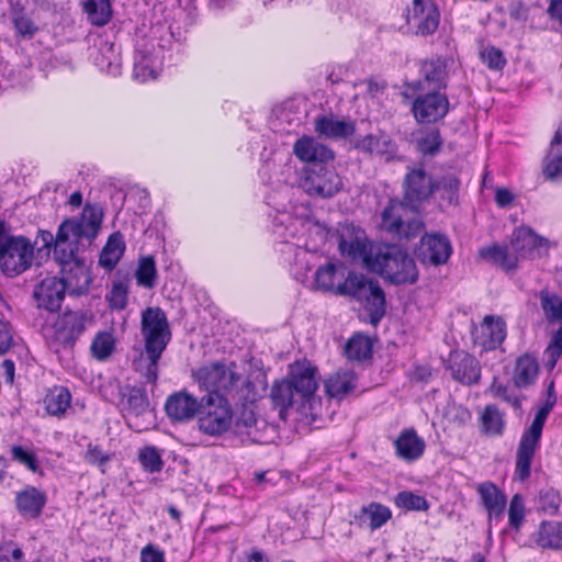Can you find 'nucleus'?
Here are the masks:
<instances>
[{"mask_svg": "<svg viewBox=\"0 0 562 562\" xmlns=\"http://www.w3.org/2000/svg\"><path fill=\"white\" fill-rule=\"evenodd\" d=\"M420 136L416 140L417 150L425 156L437 155L442 147L443 140L437 127L419 131Z\"/></svg>", "mask_w": 562, "mask_h": 562, "instance_id": "obj_40", "label": "nucleus"}, {"mask_svg": "<svg viewBox=\"0 0 562 562\" xmlns=\"http://www.w3.org/2000/svg\"><path fill=\"white\" fill-rule=\"evenodd\" d=\"M103 214L95 206L86 205L80 217L64 220L57 229L56 235L49 231H40L37 239L45 248L54 247L56 261H66L72 256V248L76 245L92 244L97 237L102 223Z\"/></svg>", "mask_w": 562, "mask_h": 562, "instance_id": "obj_2", "label": "nucleus"}, {"mask_svg": "<svg viewBox=\"0 0 562 562\" xmlns=\"http://www.w3.org/2000/svg\"><path fill=\"white\" fill-rule=\"evenodd\" d=\"M434 177L424 167L408 168L402 182V200L391 199L381 213L380 228L398 240L416 238L424 229L422 218L405 220L407 210L417 211L434 195Z\"/></svg>", "mask_w": 562, "mask_h": 562, "instance_id": "obj_1", "label": "nucleus"}, {"mask_svg": "<svg viewBox=\"0 0 562 562\" xmlns=\"http://www.w3.org/2000/svg\"><path fill=\"white\" fill-rule=\"evenodd\" d=\"M315 132L330 139H346L356 132L352 121L338 120L333 115L318 116L314 122Z\"/></svg>", "mask_w": 562, "mask_h": 562, "instance_id": "obj_27", "label": "nucleus"}, {"mask_svg": "<svg viewBox=\"0 0 562 562\" xmlns=\"http://www.w3.org/2000/svg\"><path fill=\"white\" fill-rule=\"evenodd\" d=\"M562 358V326L555 330L549 345L543 352V366L548 371H552L559 359Z\"/></svg>", "mask_w": 562, "mask_h": 562, "instance_id": "obj_46", "label": "nucleus"}, {"mask_svg": "<svg viewBox=\"0 0 562 562\" xmlns=\"http://www.w3.org/2000/svg\"><path fill=\"white\" fill-rule=\"evenodd\" d=\"M535 541L542 549H562V522L542 521L536 533Z\"/></svg>", "mask_w": 562, "mask_h": 562, "instance_id": "obj_33", "label": "nucleus"}, {"mask_svg": "<svg viewBox=\"0 0 562 562\" xmlns=\"http://www.w3.org/2000/svg\"><path fill=\"white\" fill-rule=\"evenodd\" d=\"M333 233H336V229H331L318 221H314L308 227L310 238H314L315 241L321 245L327 243L328 240H333L335 238Z\"/></svg>", "mask_w": 562, "mask_h": 562, "instance_id": "obj_56", "label": "nucleus"}, {"mask_svg": "<svg viewBox=\"0 0 562 562\" xmlns=\"http://www.w3.org/2000/svg\"><path fill=\"white\" fill-rule=\"evenodd\" d=\"M269 398L273 409L278 411L279 417L282 420L286 419V413L293 404L299 401L291 381L282 379L274 381L271 385Z\"/></svg>", "mask_w": 562, "mask_h": 562, "instance_id": "obj_28", "label": "nucleus"}, {"mask_svg": "<svg viewBox=\"0 0 562 562\" xmlns=\"http://www.w3.org/2000/svg\"><path fill=\"white\" fill-rule=\"evenodd\" d=\"M397 507L406 510L426 512L429 504L424 496L417 495L411 491L400 492L394 499Z\"/></svg>", "mask_w": 562, "mask_h": 562, "instance_id": "obj_47", "label": "nucleus"}, {"mask_svg": "<svg viewBox=\"0 0 562 562\" xmlns=\"http://www.w3.org/2000/svg\"><path fill=\"white\" fill-rule=\"evenodd\" d=\"M367 268L395 285L415 284L419 278L414 258L396 244L380 247Z\"/></svg>", "mask_w": 562, "mask_h": 562, "instance_id": "obj_5", "label": "nucleus"}, {"mask_svg": "<svg viewBox=\"0 0 562 562\" xmlns=\"http://www.w3.org/2000/svg\"><path fill=\"white\" fill-rule=\"evenodd\" d=\"M23 552L20 548L8 543L0 550V562H22Z\"/></svg>", "mask_w": 562, "mask_h": 562, "instance_id": "obj_62", "label": "nucleus"}, {"mask_svg": "<svg viewBox=\"0 0 562 562\" xmlns=\"http://www.w3.org/2000/svg\"><path fill=\"white\" fill-rule=\"evenodd\" d=\"M71 395L65 387L56 389L45 397L46 411L49 415H63L70 405Z\"/></svg>", "mask_w": 562, "mask_h": 562, "instance_id": "obj_44", "label": "nucleus"}, {"mask_svg": "<svg viewBox=\"0 0 562 562\" xmlns=\"http://www.w3.org/2000/svg\"><path fill=\"white\" fill-rule=\"evenodd\" d=\"M295 157L305 162L306 167L328 165L335 158V153L328 146L319 143L313 136H302L293 145Z\"/></svg>", "mask_w": 562, "mask_h": 562, "instance_id": "obj_19", "label": "nucleus"}, {"mask_svg": "<svg viewBox=\"0 0 562 562\" xmlns=\"http://www.w3.org/2000/svg\"><path fill=\"white\" fill-rule=\"evenodd\" d=\"M537 296L547 322L561 323L562 297L548 288L540 290Z\"/></svg>", "mask_w": 562, "mask_h": 562, "instance_id": "obj_37", "label": "nucleus"}, {"mask_svg": "<svg viewBox=\"0 0 562 562\" xmlns=\"http://www.w3.org/2000/svg\"><path fill=\"white\" fill-rule=\"evenodd\" d=\"M194 378L207 394L214 393L236 401H252L256 397L255 384L236 372L235 363H212L196 370Z\"/></svg>", "mask_w": 562, "mask_h": 562, "instance_id": "obj_4", "label": "nucleus"}, {"mask_svg": "<svg viewBox=\"0 0 562 562\" xmlns=\"http://www.w3.org/2000/svg\"><path fill=\"white\" fill-rule=\"evenodd\" d=\"M449 111V100L446 94L431 91L418 95L412 104V113L419 124H432L442 120Z\"/></svg>", "mask_w": 562, "mask_h": 562, "instance_id": "obj_17", "label": "nucleus"}, {"mask_svg": "<svg viewBox=\"0 0 562 562\" xmlns=\"http://www.w3.org/2000/svg\"><path fill=\"white\" fill-rule=\"evenodd\" d=\"M93 323V314L87 310H66L53 324V339L64 347H74L87 327Z\"/></svg>", "mask_w": 562, "mask_h": 562, "instance_id": "obj_11", "label": "nucleus"}, {"mask_svg": "<svg viewBox=\"0 0 562 562\" xmlns=\"http://www.w3.org/2000/svg\"><path fill=\"white\" fill-rule=\"evenodd\" d=\"M134 77L142 82L156 77L154 70L149 68L145 57L135 60Z\"/></svg>", "mask_w": 562, "mask_h": 562, "instance_id": "obj_60", "label": "nucleus"}, {"mask_svg": "<svg viewBox=\"0 0 562 562\" xmlns=\"http://www.w3.org/2000/svg\"><path fill=\"white\" fill-rule=\"evenodd\" d=\"M82 4L93 25L103 26L110 21L112 16L110 0H82Z\"/></svg>", "mask_w": 562, "mask_h": 562, "instance_id": "obj_38", "label": "nucleus"}, {"mask_svg": "<svg viewBox=\"0 0 562 562\" xmlns=\"http://www.w3.org/2000/svg\"><path fill=\"white\" fill-rule=\"evenodd\" d=\"M526 508L525 502L520 494H515L509 503L508 522L509 526L519 531L525 521Z\"/></svg>", "mask_w": 562, "mask_h": 562, "instance_id": "obj_48", "label": "nucleus"}, {"mask_svg": "<svg viewBox=\"0 0 562 562\" xmlns=\"http://www.w3.org/2000/svg\"><path fill=\"white\" fill-rule=\"evenodd\" d=\"M86 460L91 464L102 467L110 461V456L104 453L99 446L90 443L86 452Z\"/></svg>", "mask_w": 562, "mask_h": 562, "instance_id": "obj_59", "label": "nucleus"}, {"mask_svg": "<svg viewBox=\"0 0 562 562\" xmlns=\"http://www.w3.org/2000/svg\"><path fill=\"white\" fill-rule=\"evenodd\" d=\"M33 245L23 236H10L5 245H0V270L14 278L29 269L33 261Z\"/></svg>", "mask_w": 562, "mask_h": 562, "instance_id": "obj_10", "label": "nucleus"}, {"mask_svg": "<svg viewBox=\"0 0 562 562\" xmlns=\"http://www.w3.org/2000/svg\"><path fill=\"white\" fill-rule=\"evenodd\" d=\"M509 16L516 21H526L528 8L522 1H513L508 5Z\"/></svg>", "mask_w": 562, "mask_h": 562, "instance_id": "obj_63", "label": "nucleus"}, {"mask_svg": "<svg viewBox=\"0 0 562 562\" xmlns=\"http://www.w3.org/2000/svg\"><path fill=\"white\" fill-rule=\"evenodd\" d=\"M560 501V495L555 490H541L537 499L538 509L544 514L554 515L558 513Z\"/></svg>", "mask_w": 562, "mask_h": 562, "instance_id": "obj_50", "label": "nucleus"}, {"mask_svg": "<svg viewBox=\"0 0 562 562\" xmlns=\"http://www.w3.org/2000/svg\"><path fill=\"white\" fill-rule=\"evenodd\" d=\"M488 390L493 396L502 398L503 401L510 403L515 407L519 406V401L509 394L508 386L498 382L497 378H494Z\"/></svg>", "mask_w": 562, "mask_h": 562, "instance_id": "obj_58", "label": "nucleus"}, {"mask_svg": "<svg viewBox=\"0 0 562 562\" xmlns=\"http://www.w3.org/2000/svg\"><path fill=\"white\" fill-rule=\"evenodd\" d=\"M355 148L370 155L384 157L386 161L395 159L397 145L385 134H368L358 139Z\"/></svg>", "mask_w": 562, "mask_h": 562, "instance_id": "obj_24", "label": "nucleus"}, {"mask_svg": "<svg viewBox=\"0 0 562 562\" xmlns=\"http://www.w3.org/2000/svg\"><path fill=\"white\" fill-rule=\"evenodd\" d=\"M338 243V249L344 257L353 261H361L366 267L373 255L366 232L353 224H344L333 233Z\"/></svg>", "mask_w": 562, "mask_h": 562, "instance_id": "obj_12", "label": "nucleus"}, {"mask_svg": "<svg viewBox=\"0 0 562 562\" xmlns=\"http://www.w3.org/2000/svg\"><path fill=\"white\" fill-rule=\"evenodd\" d=\"M446 369L451 372L453 380L472 385L481 378L480 362L464 350H453L449 353Z\"/></svg>", "mask_w": 562, "mask_h": 562, "instance_id": "obj_18", "label": "nucleus"}, {"mask_svg": "<svg viewBox=\"0 0 562 562\" xmlns=\"http://www.w3.org/2000/svg\"><path fill=\"white\" fill-rule=\"evenodd\" d=\"M255 400L256 397L252 401H245L246 403L241 404L237 409L232 426L237 436L246 437L251 442H259L258 418L254 409Z\"/></svg>", "mask_w": 562, "mask_h": 562, "instance_id": "obj_23", "label": "nucleus"}, {"mask_svg": "<svg viewBox=\"0 0 562 562\" xmlns=\"http://www.w3.org/2000/svg\"><path fill=\"white\" fill-rule=\"evenodd\" d=\"M140 334L144 338L147 363L140 356L139 359L134 360L133 366L146 383L156 385L158 362L171 339L167 315L160 307H147L142 312Z\"/></svg>", "mask_w": 562, "mask_h": 562, "instance_id": "obj_3", "label": "nucleus"}, {"mask_svg": "<svg viewBox=\"0 0 562 562\" xmlns=\"http://www.w3.org/2000/svg\"><path fill=\"white\" fill-rule=\"evenodd\" d=\"M506 338V323L502 317L487 315L481 324L480 344L485 350H495Z\"/></svg>", "mask_w": 562, "mask_h": 562, "instance_id": "obj_30", "label": "nucleus"}, {"mask_svg": "<svg viewBox=\"0 0 562 562\" xmlns=\"http://www.w3.org/2000/svg\"><path fill=\"white\" fill-rule=\"evenodd\" d=\"M90 245L87 241L83 245L78 244L72 248L70 259H67L65 262L57 261L61 273L59 280L65 284V289L70 295L80 296L89 291L92 278L85 260L78 254Z\"/></svg>", "mask_w": 562, "mask_h": 562, "instance_id": "obj_13", "label": "nucleus"}, {"mask_svg": "<svg viewBox=\"0 0 562 562\" xmlns=\"http://www.w3.org/2000/svg\"><path fill=\"white\" fill-rule=\"evenodd\" d=\"M336 294L358 301L369 313L373 326H378L386 313L385 293L380 283L362 273L348 272L344 282L337 284Z\"/></svg>", "mask_w": 562, "mask_h": 562, "instance_id": "obj_6", "label": "nucleus"}, {"mask_svg": "<svg viewBox=\"0 0 562 562\" xmlns=\"http://www.w3.org/2000/svg\"><path fill=\"white\" fill-rule=\"evenodd\" d=\"M138 458L146 471L150 473L161 471L164 462L157 448L149 446L145 447L139 451Z\"/></svg>", "mask_w": 562, "mask_h": 562, "instance_id": "obj_51", "label": "nucleus"}, {"mask_svg": "<svg viewBox=\"0 0 562 562\" xmlns=\"http://www.w3.org/2000/svg\"><path fill=\"white\" fill-rule=\"evenodd\" d=\"M65 284L57 277H46L33 290V299L37 308L56 312L65 299Z\"/></svg>", "mask_w": 562, "mask_h": 562, "instance_id": "obj_20", "label": "nucleus"}, {"mask_svg": "<svg viewBox=\"0 0 562 562\" xmlns=\"http://www.w3.org/2000/svg\"><path fill=\"white\" fill-rule=\"evenodd\" d=\"M362 512L369 516L372 530L381 528L392 516L389 507L379 503H371L369 506L363 507Z\"/></svg>", "mask_w": 562, "mask_h": 562, "instance_id": "obj_49", "label": "nucleus"}, {"mask_svg": "<svg viewBox=\"0 0 562 562\" xmlns=\"http://www.w3.org/2000/svg\"><path fill=\"white\" fill-rule=\"evenodd\" d=\"M543 175L549 180L562 179V153L549 149L543 160Z\"/></svg>", "mask_w": 562, "mask_h": 562, "instance_id": "obj_53", "label": "nucleus"}, {"mask_svg": "<svg viewBox=\"0 0 562 562\" xmlns=\"http://www.w3.org/2000/svg\"><path fill=\"white\" fill-rule=\"evenodd\" d=\"M142 562H165L164 552L151 544L143 548L140 552Z\"/></svg>", "mask_w": 562, "mask_h": 562, "instance_id": "obj_64", "label": "nucleus"}, {"mask_svg": "<svg viewBox=\"0 0 562 562\" xmlns=\"http://www.w3.org/2000/svg\"><path fill=\"white\" fill-rule=\"evenodd\" d=\"M434 194L437 193L441 204L446 206L459 203L460 180L454 175L434 178Z\"/></svg>", "mask_w": 562, "mask_h": 562, "instance_id": "obj_32", "label": "nucleus"}, {"mask_svg": "<svg viewBox=\"0 0 562 562\" xmlns=\"http://www.w3.org/2000/svg\"><path fill=\"white\" fill-rule=\"evenodd\" d=\"M484 61L490 69L502 70L506 65V59L501 49L491 47L482 53Z\"/></svg>", "mask_w": 562, "mask_h": 562, "instance_id": "obj_57", "label": "nucleus"}, {"mask_svg": "<svg viewBox=\"0 0 562 562\" xmlns=\"http://www.w3.org/2000/svg\"><path fill=\"white\" fill-rule=\"evenodd\" d=\"M13 24L16 33L23 37L32 38L38 32V26L23 10L13 13Z\"/></svg>", "mask_w": 562, "mask_h": 562, "instance_id": "obj_52", "label": "nucleus"}, {"mask_svg": "<svg viewBox=\"0 0 562 562\" xmlns=\"http://www.w3.org/2000/svg\"><path fill=\"white\" fill-rule=\"evenodd\" d=\"M302 188L313 196L331 198L341 190L342 181L328 165L305 167Z\"/></svg>", "mask_w": 562, "mask_h": 562, "instance_id": "obj_14", "label": "nucleus"}, {"mask_svg": "<svg viewBox=\"0 0 562 562\" xmlns=\"http://www.w3.org/2000/svg\"><path fill=\"white\" fill-rule=\"evenodd\" d=\"M422 72L426 82L431 86L432 91L446 88L447 64L443 59H430L424 61Z\"/></svg>", "mask_w": 562, "mask_h": 562, "instance_id": "obj_35", "label": "nucleus"}, {"mask_svg": "<svg viewBox=\"0 0 562 562\" xmlns=\"http://www.w3.org/2000/svg\"><path fill=\"white\" fill-rule=\"evenodd\" d=\"M121 257L122 255L116 254V251L103 247L99 256V265L104 269L112 270L120 261Z\"/></svg>", "mask_w": 562, "mask_h": 562, "instance_id": "obj_61", "label": "nucleus"}, {"mask_svg": "<svg viewBox=\"0 0 562 562\" xmlns=\"http://www.w3.org/2000/svg\"><path fill=\"white\" fill-rule=\"evenodd\" d=\"M539 372V364L537 358L531 353H525L517 358L513 381L515 386L522 389L531 385Z\"/></svg>", "mask_w": 562, "mask_h": 562, "instance_id": "obj_31", "label": "nucleus"}, {"mask_svg": "<svg viewBox=\"0 0 562 562\" xmlns=\"http://www.w3.org/2000/svg\"><path fill=\"white\" fill-rule=\"evenodd\" d=\"M396 456L406 461L414 462L418 460L425 451V441L420 438L416 430L404 429L400 432L398 437L394 441Z\"/></svg>", "mask_w": 562, "mask_h": 562, "instance_id": "obj_26", "label": "nucleus"}, {"mask_svg": "<svg viewBox=\"0 0 562 562\" xmlns=\"http://www.w3.org/2000/svg\"><path fill=\"white\" fill-rule=\"evenodd\" d=\"M481 432L485 436H502L505 428L504 415L496 405H486L480 416Z\"/></svg>", "mask_w": 562, "mask_h": 562, "instance_id": "obj_34", "label": "nucleus"}, {"mask_svg": "<svg viewBox=\"0 0 562 562\" xmlns=\"http://www.w3.org/2000/svg\"><path fill=\"white\" fill-rule=\"evenodd\" d=\"M12 459L19 463L25 465L32 472H36L38 469L37 460L32 451L23 449L21 446H13L11 448Z\"/></svg>", "mask_w": 562, "mask_h": 562, "instance_id": "obj_55", "label": "nucleus"}, {"mask_svg": "<svg viewBox=\"0 0 562 562\" xmlns=\"http://www.w3.org/2000/svg\"><path fill=\"white\" fill-rule=\"evenodd\" d=\"M345 356L357 361L371 358L372 344L369 337L361 334L352 336L345 345Z\"/></svg>", "mask_w": 562, "mask_h": 562, "instance_id": "obj_39", "label": "nucleus"}, {"mask_svg": "<svg viewBox=\"0 0 562 562\" xmlns=\"http://www.w3.org/2000/svg\"><path fill=\"white\" fill-rule=\"evenodd\" d=\"M544 239L528 227L513 232L509 245H494L480 249V256L505 271H514L521 258L531 257Z\"/></svg>", "mask_w": 562, "mask_h": 562, "instance_id": "obj_7", "label": "nucleus"}, {"mask_svg": "<svg viewBox=\"0 0 562 562\" xmlns=\"http://www.w3.org/2000/svg\"><path fill=\"white\" fill-rule=\"evenodd\" d=\"M127 284L122 281L114 282L108 295L110 306L116 310H124L127 304Z\"/></svg>", "mask_w": 562, "mask_h": 562, "instance_id": "obj_54", "label": "nucleus"}, {"mask_svg": "<svg viewBox=\"0 0 562 562\" xmlns=\"http://www.w3.org/2000/svg\"><path fill=\"white\" fill-rule=\"evenodd\" d=\"M440 21V12L432 0H413L406 10V23L418 36L434 34Z\"/></svg>", "mask_w": 562, "mask_h": 562, "instance_id": "obj_16", "label": "nucleus"}, {"mask_svg": "<svg viewBox=\"0 0 562 562\" xmlns=\"http://www.w3.org/2000/svg\"><path fill=\"white\" fill-rule=\"evenodd\" d=\"M157 269L154 257H140L135 271L136 283L145 289H153L157 283Z\"/></svg>", "mask_w": 562, "mask_h": 562, "instance_id": "obj_42", "label": "nucleus"}, {"mask_svg": "<svg viewBox=\"0 0 562 562\" xmlns=\"http://www.w3.org/2000/svg\"><path fill=\"white\" fill-rule=\"evenodd\" d=\"M115 339L111 333L101 331L98 333L92 340L90 350L93 358L103 361L108 359L114 351Z\"/></svg>", "mask_w": 562, "mask_h": 562, "instance_id": "obj_45", "label": "nucleus"}, {"mask_svg": "<svg viewBox=\"0 0 562 562\" xmlns=\"http://www.w3.org/2000/svg\"><path fill=\"white\" fill-rule=\"evenodd\" d=\"M126 411L130 415L140 416L149 412V400L146 391L143 387L131 386L127 387Z\"/></svg>", "mask_w": 562, "mask_h": 562, "instance_id": "obj_43", "label": "nucleus"}, {"mask_svg": "<svg viewBox=\"0 0 562 562\" xmlns=\"http://www.w3.org/2000/svg\"><path fill=\"white\" fill-rule=\"evenodd\" d=\"M452 254L449 238L440 233L424 234L414 249L415 257L424 266L438 267L448 262Z\"/></svg>", "mask_w": 562, "mask_h": 562, "instance_id": "obj_15", "label": "nucleus"}, {"mask_svg": "<svg viewBox=\"0 0 562 562\" xmlns=\"http://www.w3.org/2000/svg\"><path fill=\"white\" fill-rule=\"evenodd\" d=\"M482 504L488 513V519H499L505 512L506 495L493 482H483L477 486Z\"/></svg>", "mask_w": 562, "mask_h": 562, "instance_id": "obj_29", "label": "nucleus"}, {"mask_svg": "<svg viewBox=\"0 0 562 562\" xmlns=\"http://www.w3.org/2000/svg\"><path fill=\"white\" fill-rule=\"evenodd\" d=\"M326 391L331 397H344L356 387V375L351 371L336 372L326 381Z\"/></svg>", "mask_w": 562, "mask_h": 562, "instance_id": "obj_36", "label": "nucleus"}, {"mask_svg": "<svg viewBox=\"0 0 562 562\" xmlns=\"http://www.w3.org/2000/svg\"><path fill=\"white\" fill-rule=\"evenodd\" d=\"M317 369L308 362L295 363L291 368L290 378L293 389L301 402L314 395L318 387L316 379Z\"/></svg>", "mask_w": 562, "mask_h": 562, "instance_id": "obj_22", "label": "nucleus"}, {"mask_svg": "<svg viewBox=\"0 0 562 562\" xmlns=\"http://www.w3.org/2000/svg\"><path fill=\"white\" fill-rule=\"evenodd\" d=\"M339 269H344L342 263L328 262L318 267L315 271L316 288L321 291L336 294L337 285L335 284V279Z\"/></svg>", "mask_w": 562, "mask_h": 562, "instance_id": "obj_41", "label": "nucleus"}, {"mask_svg": "<svg viewBox=\"0 0 562 562\" xmlns=\"http://www.w3.org/2000/svg\"><path fill=\"white\" fill-rule=\"evenodd\" d=\"M47 502L46 494L34 486H26L15 495L18 512L26 518H37Z\"/></svg>", "mask_w": 562, "mask_h": 562, "instance_id": "obj_25", "label": "nucleus"}, {"mask_svg": "<svg viewBox=\"0 0 562 562\" xmlns=\"http://www.w3.org/2000/svg\"><path fill=\"white\" fill-rule=\"evenodd\" d=\"M201 408L198 401L187 391H178L170 394L165 403L166 415L173 423H187L192 420Z\"/></svg>", "mask_w": 562, "mask_h": 562, "instance_id": "obj_21", "label": "nucleus"}, {"mask_svg": "<svg viewBox=\"0 0 562 562\" xmlns=\"http://www.w3.org/2000/svg\"><path fill=\"white\" fill-rule=\"evenodd\" d=\"M553 403H546L536 413L531 425L521 435L515 462V476L524 482L530 476L531 462L540 443L542 429Z\"/></svg>", "mask_w": 562, "mask_h": 562, "instance_id": "obj_8", "label": "nucleus"}, {"mask_svg": "<svg viewBox=\"0 0 562 562\" xmlns=\"http://www.w3.org/2000/svg\"><path fill=\"white\" fill-rule=\"evenodd\" d=\"M199 429L209 436H220L226 432L233 423V411L229 400L214 393L201 398L199 411Z\"/></svg>", "mask_w": 562, "mask_h": 562, "instance_id": "obj_9", "label": "nucleus"}]
</instances>
